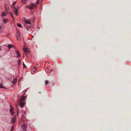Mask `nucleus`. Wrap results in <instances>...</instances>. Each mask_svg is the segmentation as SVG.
Returning a JSON list of instances; mask_svg holds the SVG:
<instances>
[{
	"mask_svg": "<svg viewBox=\"0 0 131 131\" xmlns=\"http://www.w3.org/2000/svg\"><path fill=\"white\" fill-rule=\"evenodd\" d=\"M22 129L24 131H26L27 129V125L26 124H24L21 126Z\"/></svg>",
	"mask_w": 131,
	"mask_h": 131,
	"instance_id": "obj_1",
	"label": "nucleus"
},
{
	"mask_svg": "<svg viewBox=\"0 0 131 131\" xmlns=\"http://www.w3.org/2000/svg\"><path fill=\"white\" fill-rule=\"evenodd\" d=\"M16 37L17 40H19L20 39V32L19 31H18L16 35Z\"/></svg>",
	"mask_w": 131,
	"mask_h": 131,
	"instance_id": "obj_2",
	"label": "nucleus"
},
{
	"mask_svg": "<svg viewBox=\"0 0 131 131\" xmlns=\"http://www.w3.org/2000/svg\"><path fill=\"white\" fill-rule=\"evenodd\" d=\"M23 51L24 52H25V54L26 55L27 54H28V53H29L28 49L26 48H24L23 49Z\"/></svg>",
	"mask_w": 131,
	"mask_h": 131,
	"instance_id": "obj_3",
	"label": "nucleus"
},
{
	"mask_svg": "<svg viewBox=\"0 0 131 131\" xmlns=\"http://www.w3.org/2000/svg\"><path fill=\"white\" fill-rule=\"evenodd\" d=\"M13 11L14 13L17 16L18 15V10L16 8H15L13 9Z\"/></svg>",
	"mask_w": 131,
	"mask_h": 131,
	"instance_id": "obj_4",
	"label": "nucleus"
},
{
	"mask_svg": "<svg viewBox=\"0 0 131 131\" xmlns=\"http://www.w3.org/2000/svg\"><path fill=\"white\" fill-rule=\"evenodd\" d=\"M25 23L26 25H30L31 23L30 21V20L29 19H27L26 20H25Z\"/></svg>",
	"mask_w": 131,
	"mask_h": 131,
	"instance_id": "obj_5",
	"label": "nucleus"
},
{
	"mask_svg": "<svg viewBox=\"0 0 131 131\" xmlns=\"http://www.w3.org/2000/svg\"><path fill=\"white\" fill-rule=\"evenodd\" d=\"M19 105L21 107H23L24 106V103L22 102H20L19 103Z\"/></svg>",
	"mask_w": 131,
	"mask_h": 131,
	"instance_id": "obj_6",
	"label": "nucleus"
},
{
	"mask_svg": "<svg viewBox=\"0 0 131 131\" xmlns=\"http://www.w3.org/2000/svg\"><path fill=\"white\" fill-rule=\"evenodd\" d=\"M31 4L33 9H35L36 8V5L35 4L31 3Z\"/></svg>",
	"mask_w": 131,
	"mask_h": 131,
	"instance_id": "obj_7",
	"label": "nucleus"
},
{
	"mask_svg": "<svg viewBox=\"0 0 131 131\" xmlns=\"http://www.w3.org/2000/svg\"><path fill=\"white\" fill-rule=\"evenodd\" d=\"M5 9L6 10V12L7 13H8V6L7 5H5Z\"/></svg>",
	"mask_w": 131,
	"mask_h": 131,
	"instance_id": "obj_8",
	"label": "nucleus"
},
{
	"mask_svg": "<svg viewBox=\"0 0 131 131\" xmlns=\"http://www.w3.org/2000/svg\"><path fill=\"white\" fill-rule=\"evenodd\" d=\"M3 21L5 23H6L8 22V20L6 18L3 19Z\"/></svg>",
	"mask_w": 131,
	"mask_h": 131,
	"instance_id": "obj_9",
	"label": "nucleus"
},
{
	"mask_svg": "<svg viewBox=\"0 0 131 131\" xmlns=\"http://www.w3.org/2000/svg\"><path fill=\"white\" fill-rule=\"evenodd\" d=\"M16 53L17 55V56L18 57H20V56L19 52L18 51H16Z\"/></svg>",
	"mask_w": 131,
	"mask_h": 131,
	"instance_id": "obj_10",
	"label": "nucleus"
},
{
	"mask_svg": "<svg viewBox=\"0 0 131 131\" xmlns=\"http://www.w3.org/2000/svg\"><path fill=\"white\" fill-rule=\"evenodd\" d=\"M13 109L12 108H10V113H11V114H14V112L13 111Z\"/></svg>",
	"mask_w": 131,
	"mask_h": 131,
	"instance_id": "obj_11",
	"label": "nucleus"
},
{
	"mask_svg": "<svg viewBox=\"0 0 131 131\" xmlns=\"http://www.w3.org/2000/svg\"><path fill=\"white\" fill-rule=\"evenodd\" d=\"M17 81V79H14L12 81V83L14 84H15Z\"/></svg>",
	"mask_w": 131,
	"mask_h": 131,
	"instance_id": "obj_12",
	"label": "nucleus"
},
{
	"mask_svg": "<svg viewBox=\"0 0 131 131\" xmlns=\"http://www.w3.org/2000/svg\"><path fill=\"white\" fill-rule=\"evenodd\" d=\"M27 7L28 8H29V9H33L32 6L31 5V4L29 6H27Z\"/></svg>",
	"mask_w": 131,
	"mask_h": 131,
	"instance_id": "obj_13",
	"label": "nucleus"
},
{
	"mask_svg": "<svg viewBox=\"0 0 131 131\" xmlns=\"http://www.w3.org/2000/svg\"><path fill=\"white\" fill-rule=\"evenodd\" d=\"M11 121L13 123H14L15 122V118H12V119Z\"/></svg>",
	"mask_w": 131,
	"mask_h": 131,
	"instance_id": "obj_14",
	"label": "nucleus"
},
{
	"mask_svg": "<svg viewBox=\"0 0 131 131\" xmlns=\"http://www.w3.org/2000/svg\"><path fill=\"white\" fill-rule=\"evenodd\" d=\"M13 45L9 44L8 46V47L9 49H10V48L13 47Z\"/></svg>",
	"mask_w": 131,
	"mask_h": 131,
	"instance_id": "obj_15",
	"label": "nucleus"
},
{
	"mask_svg": "<svg viewBox=\"0 0 131 131\" xmlns=\"http://www.w3.org/2000/svg\"><path fill=\"white\" fill-rule=\"evenodd\" d=\"M17 26L19 27H22L21 25V24L18 23H17Z\"/></svg>",
	"mask_w": 131,
	"mask_h": 131,
	"instance_id": "obj_16",
	"label": "nucleus"
},
{
	"mask_svg": "<svg viewBox=\"0 0 131 131\" xmlns=\"http://www.w3.org/2000/svg\"><path fill=\"white\" fill-rule=\"evenodd\" d=\"M6 14L5 12H3V13H2V15L4 17V16H6Z\"/></svg>",
	"mask_w": 131,
	"mask_h": 131,
	"instance_id": "obj_17",
	"label": "nucleus"
},
{
	"mask_svg": "<svg viewBox=\"0 0 131 131\" xmlns=\"http://www.w3.org/2000/svg\"><path fill=\"white\" fill-rule=\"evenodd\" d=\"M11 130H10V131H13V130L14 129V126L13 125L12 126H11Z\"/></svg>",
	"mask_w": 131,
	"mask_h": 131,
	"instance_id": "obj_18",
	"label": "nucleus"
},
{
	"mask_svg": "<svg viewBox=\"0 0 131 131\" xmlns=\"http://www.w3.org/2000/svg\"><path fill=\"white\" fill-rule=\"evenodd\" d=\"M27 0H22V3L23 4H25Z\"/></svg>",
	"mask_w": 131,
	"mask_h": 131,
	"instance_id": "obj_19",
	"label": "nucleus"
},
{
	"mask_svg": "<svg viewBox=\"0 0 131 131\" xmlns=\"http://www.w3.org/2000/svg\"><path fill=\"white\" fill-rule=\"evenodd\" d=\"M0 88H4L3 84L2 83H0Z\"/></svg>",
	"mask_w": 131,
	"mask_h": 131,
	"instance_id": "obj_20",
	"label": "nucleus"
},
{
	"mask_svg": "<svg viewBox=\"0 0 131 131\" xmlns=\"http://www.w3.org/2000/svg\"><path fill=\"white\" fill-rule=\"evenodd\" d=\"M39 0H38L37 2L35 3V5H37L39 3Z\"/></svg>",
	"mask_w": 131,
	"mask_h": 131,
	"instance_id": "obj_21",
	"label": "nucleus"
},
{
	"mask_svg": "<svg viewBox=\"0 0 131 131\" xmlns=\"http://www.w3.org/2000/svg\"><path fill=\"white\" fill-rule=\"evenodd\" d=\"M25 98V96L21 97V100H24Z\"/></svg>",
	"mask_w": 131,
	"mask_h": 131,
	"instance_id": "obj_22",
	"label": "nucleus"
},
{
	"mask_svg": "<svg viewBox=\"0 0 131 131\" xmlns=\"http://www.w3.org/2000/svg\"><path fill=\"white\" fill-rule=\"evenodd\" d=\"M12 8H13V9L14 8H16L15 6H14V5L13 4L12 5Z\"/></svg>",
	"mask_w": 131,
	"mask_h": 131,
	"instance_id": "obj_23",
	"label": "nucleus"
},
{
	"mask_svg": "<svg viewBox=\"0 0 131 131\" xmlns=\"http://www.w3.org/2000/svg\"><path fill=\"white\" fill-rule=\"evenodd\" d=\"M45 84L46 85H48V81H46L45 82Z\"/></svg>",
	"mask_w": 131,
	"mask_h": 131,
	"instance_id": "obj_24",
	"label": "nucleus"
},
{
	"mask_svg": "<svg viewBox=\"0 0 131 131\" xmlns=\"http://www.w3.org/2000/svg\"><path fill=\"white\" fill-rule=\"evenodd\" d=\"M37 68L36 67H35L34 68V69L33 70L34 71H35L37 69Z\"/></svg>",
	"mask_w": 131,
	"mask_h": 131,
	"instance_id": "obj_25",
	"label": "nucleus"
},
{
	"mask_svg": "<svg viewBox=\"0 0 131 131\" xmlns=\"http://www.w3.org/2000/svg\"><path fill=\"white\" fill-rule=\"evenodd\" d=\"M10 15L12 16V17L13 18V14L12 13H10Z\"/></svg>",
	"mask_w": 131,
	"mask_h": 131,
	"instance_id": "obj_26",
	"label": "nucleus"
},
{
	"mask_svg": "<svg viewBox=\"0 0 131 131\" xmlns=\"http://www.w3.org/2000/svg\"><path fill=\"white\" fill-rule=\"evenodd\" d=\"M20 60H18V63L19 64H20Z\"/></svg>",
	"mask_w": 131,
	"mask_h": 131,
	"instance_id": "obj_27",
	"label": "nucleus"
},
{
	"mask_svg": "<svg viewBox=\"0 0 131 131\" xmlns=\"http://www.w3.org/2000/svg\"><path fill=\"white\" fill-rule=\"evenodd\" d=\"M16 3V1L15 2H14L13 4L14 5Z\"/></svg>",
	"mask_w": 131,
	"mask_h": 131,
	"instance_id": "obj_28",
	"label": "nucleus"
},
{
	"mask_svg": "<svg viewBox=\"0 0 131 131\" xmlns=\"http://www.w3.org/2000/svg\"><path fill=\"white\" fill-rule=\"evenodd\" d=\"M23 66L25 67V64H24V63H23Z\"/></svg>",
	"mask_w": 131,
	"mask_h": 131,
	"instance_id": "obj_29",
	"label": "nucleus"
},
{
	"mask_svg": "<svg viewBox=\"0 0 131 131\" xmlns=\"http://www.w3.org/2000/svg\"><path fill=\"white\" fill-rule=\"evenodd\" d=\"M39 93H41V92H39Z\"/></svg>",
	"mask_w": 131,
	"mask_h": 131,
	"instance_id": "obj_30",
	"label": "nucleus"
}]
</instances>
